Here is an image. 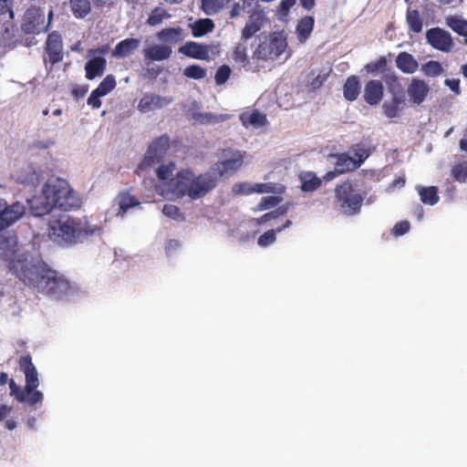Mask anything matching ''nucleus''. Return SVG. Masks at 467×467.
<instances>
[{
    "label": "nucleus",
    "instance_id": "nucleus-35",
    "mask_svg": "<svg viewBox=\"0 0 467 467\" xmlns=\"http://www.w3.org/2000/svg\"><path fill=\"white\" fill-rule=\"evenodd\" d=\"M230 118L228 114H213L211 112H205V113H194L193 119L202 125H208V124H216L220 122H223L227 120Z\"/></svg>",
    "mask_w": 467,
    "mask_h": 467
},
{
    "label": "nucleus",
    "instance_id": "nucleus-36",
    "mask_svg": "<svg viewBox=\"0 0 467 467\" xmlns=\"http://www.w3.org/2000/svg\"><path fill=\"white\" fill-rule=\"evenodd\" d=\"M231 0H201V9L207 16L218 14Z\"/></svg>",
    "mask_w": 467,
    "mask_h": 467
},
{
    "label": "nucleus",
    "instance_id": "nucleus-38",
    "mask_svg": "<svg viewBox=\"0 0 467 467\" xmlns=\"http://www.w3.org/2000/svg\"><path fill=\"white\" fill-rule=\"evenodd\" d=\"M446 25L460 36H467V20L450 16L446 18Z\"/></svg>",
    "mask_w": 467,
    "mask_h": 467
},
{
    "label": "nucleus",
    "instance_id": "nucleus-33",
    "mask_svg": "<svg viewBox=\"0 0 467 467\" xmlns=\"http://www.w3.org/2000/svg\"><path fill=\"white\" fill-rule=\"evenodd\" d=\"M301 190L303 192H314L321 186L322 181L314 172H302L299 176Z\"/></svg>",
    "mask_w": 467,
    "mask_h": 467
},
{
    "label": "nucleus",
    "instance_id": "nucleus-47",
    "mask_svg": "<svg viewBox=\"0 0 467 467\" xmlns=\"http://www.w3.org/2000/svg\"><path fill=\"white\" fill-rule=\"evenodd\" d=\"M207 71L199 65H191L184 68L183 75L192 79H202L206 77Z\"/></svg>",
    "mask_w": 467,
    "mask_h": 467
},
{
    "label": "nucleus",
    "instance_id": "nucleus-24",
    "mask_svg": "<svg viewBox=\"0 0 467 467\" xmlns=\"http://www.w3.org/2000/svg\"><path fill=\"white\" fill-rule=\"evenodd\" d=\"M367 157L359 156V160L356 161L347 153H341L337 156L335 167L338 170L340 174L353 171L357 170Z\"/></svg>",
    "mask_w": 467,
    "mask_h": 467
},
{
    "label": "nucleus",
    "instance_id": "nucleus-56",
    "mask_svg": "<svg viewBox=\"0 0 467 467\" xmlns=\"http://www.w3.org/2000/svg\"><path fill=\"white\" fill-rule=\"evenodd\" d=\"M14 0H0V16L8 15L9 19L14 18Z\"/></svg>",
    "mask_w": 467,
    "mask_h": 467
},
{
    "label": "nucleus",
    "instance_id": "nucleus-64",
    "mask_svg": "<svg viewBox=\"0 0 467 467\" xmlns=\"http://www.w3.org/2000/svg\"><path fill=\"white\" fill-rule=\"evenodd\" d=\"M11 412V408L5 404L0 405V421L4 420Z\"/></svg>",
    "mask_w": 467,
    "mask_h": 467
},
{
    "label": "nucleus",
    "instance_id": "nucleus-12",
    "mask_svg": "<svg viewBox=\"0 0 467 467\" xmlns=\"http://www.w3.org/2000/svg\"><path fill=\"white\" fill-rule=\"evenodd\" d=\"M25 211V206L18 202L8 205L5 200L0 199V231L18 221Z\"/></svg>",
    "mask_w": 467,
    "mask_h": 467
},
{
    "label": "nucleus",
    "instance_id": "nucleus-15",
    "mask_svg": "<svg viewBox=\"0 0 467 467\" xmlns=\"http://www.w3.org/2000/svg\"><path fill=\"white\" fill-rule=\"evenodd\" d=\"M171 102V97H162L153 93H146L139 101L138 109L142 113H147L162 109Z\"/></svg>",
    "mask_w": 467,
    "mask_h": 467
},
{
    "label": "nucleus",
    "instance_id": "nucleus-17",
    "mask_svg": "<svg viewBox=\"0 0 467 467\" xmlns=\"http://www.w3.org/2000/svg\"><path fill=\"white\" fill-rule=\"evenodd\" d=\"M19 368L25 374L26 385L32 389V387L39 386L38 374L35 365L32 362V358L29 354L24 355L19 358Z\"/></svg>",
    "mask_w": 467,
    "mask_h": 467
},
{
    "label": "nucleus",
    "instance_id": "nucleus-27",
    "mask_svg": "<svg viewBox=\"0 0 467 467\" xmlns=\"http://www.w3.org/2000/svg\"><path fill=\"white\" fill-rule=\"evenodd\" d=\"M73 16L77 19L86 18L92 11L91 0H68Z\"/></svg>",
    "mask_w": 467,
    "mask_h": 467
},
{
    "label": "nucleus",
    "instance_id": "nucleus-5",
    "mask_svg": "<svg viewBox=\"0 0 467 467\" xmlns=\"http://www.w3.org/2000/svg\"><path fill=\"white\" fill-rule=\"evenodd\" d=\"M365 195L358 192L349 182H345L335 188V202L343 213L352 216L360 212Z\"/></svg>",
    "mask_w": 467,
    "mask_h": 467
},
{
    "label": "nucleus",
    "instance_id": "nucleus-20",
    "mask_svg": "<svg viewBox=\"0 0 467 467\" xmlns=\"http://www.w3.org/2000/svg\"><path fill=\"white\" fill-rule=\"evenodd\" d=\"M179 52L194 59H209V47L193 41L186 42L179 48Z\"/></svg>",
    "mask_w": 467,
    "mask_h": 467
},
{
    "label": "nucleus",
    "instance_id": "nucleus-22",
    "mask_svg": "<svg viewBox=\"0 0 467 467\" xmlns=\"http://www.w3.org/2000/svg\"><path fill=\"white\" fill-rule=\"evenodd\" d=\"M41 177L42 172L40 169L34 167L32 164H27L22 167L16 174L17 182L27 185L38 184Z\"/></svg>",
    "mask_w": 467,
    "mask_h": 467
},
{
    "label": "nucleus",
    "instance_id": "nucleus-51",
    "mask_svg": "<svg viewBox=\"0 0 467 467\" xmlns=\"http://www.w3.org/2000/svg\"><path fill=\"white\" fill-rule=\"evenodd\" d=\"M388 64L387 58L383 56L379 57L376 61L368 63L365 66V69L370 73H376L378 71H382L386 73L385 67Z\"/></svg>",
    "mask_w": 467,
    "mask_h": 467
},
{
    "label": "nucleus",
    "instance_id": "nucleus-44",
    "mask_svg": "<svg viewBox=\"0 0 467 467\" xmlns=\"http://www.w3.org/2000/svg\"><path fill=\"white\" fill-rule=\"evenodd\" d=\"M245 42L240 41L234 47L233 51V59L236 62L244 66L247 61V47L244 45Z\"/></svg>",
    "mask_w": 467,
    "mask_h": 467
},
{
    "label": "nucleus",
    "instance_id": "nucleus-19",
    "mask_svg": "<svg viewBox=\"0 0 467 467\" xmlns=\"http://www.w3.org/2000/svg\"><path fill=\"white\" fill-rule=\"evenodd\" d=\"M430 91V87L423 79L412 78L408 86L410 101L416 105L421 104Z\"/></svg>",
    "mask_w": 467,
    "mask_h": 467
},
{
    "label": "nucleus",
    "instance_id": "nucleus-62",
    "mask_svg": "<svg viewBox=\"0 0 467 467\" xmlns=\"http://www.w3.org/2000/svg\"><path fill=\"white\" fill-rule=\"evenodd\" d=\"M325 80H326V76L318 75L310 82V87L313 89H317L323 85Z\"/></svg>",
    "mask_w": 467,
    "mask_h": 467
},
{
    "label": "nucleus",
    "instance_id": "nucleus-16",
    "mask_svg": "<svg viewBox=\"0 0 467 467\" xmlns=\"http://www.w3.org/2000/svg\"><path fill=\"white\" fill-rule=\"evenodd\" d=\"M45 49L52 65L63 59L62 40L58 33L52 32L47 36Z\"/></svg>",
    "mask_w": 467,
    "mask_h": 467
},
{
    "label": "nucleus",
    "instance_id": "nucleus-13",
    "mask_svg": "<svg viewBox=\"0 0 467 467\" xmlns=\"http://www.w3.org/2000/svg\"><path fill=\"white\" fill-rule=\"evenodd\" d=\"M10 394L14 396L19 402L26 403L29 406H34L37 403H41L43 400V393L37 390V387H32V389L28 387H24L22 389L17 386L13 379L9 381Z\"/></svg>",
    "mask_w": 467,
    "mask_h": 467
},
{
    "label": "nucleus",
    "instance_id": "nucleus-45",
    "mask_svg": "<svg viewBox=\"0 0 467 467\" xmlns=\"http://www.w3.org/2000/svg\"><path fill=\"white\" fill-rule=\"evenodd\" d=\"M287 211H288V206H286V205L280 206L277 209H275V211L266 213L264 215H262L261 217L255 219V223L257 225H261L272 219H276L279 216L285 215L287 213Z\"/></svg>",
    "mask_w": 467,
    "mask_h": 467
},
{
    "label": "nucleus",
    "instance_id": "nucleus-4",
    "mask_svg": "<svg viewBox=\"0 0 467 467\" xmlns=\"http://www.w3.org/2000/svg\"><path fill=\"white\" fill-rule=\"evenodd\" d=\"M217 176L211 171L194 175L192 171H180L171 180V192L178 197L188 196L192 200L204 197L217 186Z\"/></svg>",
    "mask_w": 467,
    "mask_h": 467
},
{
    "label": "nucleus",
    "instance_id": "nucleus-59",
    "mask_svg": "<svg viewBox=\"0 0 467 467\" xmlns=\"http://www.w3.org/2000/svg\"><path fill=\"white\" fill-rule=\"evenodd\" d=\"M252 184L247 182L235 183L233 186V192L235 194H251Z\"/></svg>",
    "mask_w": 467,
    "mask_h": 467
},
{
    "label": "nucleus",
    "instance_id": "nucleus-18",
    "mask_svg": "<svg viewBox=\"0 0 467 467\" xmlns=\"http://www.w3.org/2000/svg\"><path fill=\"white\" fill-rule=\"evenodd\" d=\"M384 96V87L380 80L372 79L366 83L364 88V100L371 105L379 104Z\"/></svg>",
    "mask_w": 467,
    "mask_h": 467
},
{
    "label": "nucleus",
    "instance_id": "nucleus-52",
    "mask_svg": "<svg viewBox=\"0 0 467 467\" xmlns=\"http://www.w3.org/2000/svg\"><path fill=\"white\" fill-rule=\"evenodd\" d=\"M276 240L275 231L274 229L268 230L261 234L257 240V244L261 247H266L273 244Z\"/></svg>",
    "mask_w": 467,
    "mask_h": 467
},
{
    "label": "nucleus",
    "instance_id": "nucleus-30",
    "mask_svg": "<svg viewBox=\"0 0 467 467\" xmlns=\"http://www.w3.org/2000/svg\"><path fill=\"white\" fill-rule=\"evenodd\" d=\"M360 93V81L355 75L348 77L343 86L344 98L348 101H354Z\"/></svg>",
    "mask_w": 467,
    "mask_h": 467
},
{
    "label": "nucleus",
    "instance_id": "nucleus-58",
    "mask_svg": "<svg viewBox=\"0 0 467 467\" xmlns=\"http://www.w3.org/2000/svg\"><path fill=\"white\" fill-rule=\"evenodd\" d=\"M101 97L103 96L100 95L98 91L95 89L92 90L87 100L88 105H89L92 109H99L101 107Z\"/></svg>",
    "mask_w": 467,
    "mask_h": 467
},
{
    "label": "nucleus",
    "instance_id": "nucleus-14",
    "mask_svg": "<svg viewBox=\"0 0 467 467\" xmlns=\"http://www.w3.org/2000/svg\"><path fill=\"white\" fill-rule=\"evenodd\" d=\"M249 13V17L241 33V40L246 42L253 37L264 26L265 14L263 9L256 8Z\"/></svg>",
    "mask_w": 467,
    "mask_h": 467
},
{
    "label": "nucleus",
    "instance_id": "nucleus-10",
    "mask_svg": "<svg viewBox=\"0 0 467 467\" xmlns=\"http://www.w3.org/2000/svg\"><path fill=\"white\" fill-rule=\"evenodd\" d=\"M170 148V138L168 135H161L153 140L144 156L141 162L139 164L138 169L144 170L158 163L164 157Z\"/></svg>",
    "mask_w": 467,
    "mask_h": 467
},
{
    "label": "nucleus",
    "instance_id": "nucleus-42",
    "mask_svg": "<svg viewBox=\"0 0 467 467\" xmlns=\"http://www.w3.org/2000/svg\"><path fill=\"white\" fill-rule=\"evenodd\" d=\"M119 211L123 213H126L130 208L135 207L140 204L137 199L128 192L120 193L118 196Z\"/></svg>",
    "mask_w": 467,
    "mask_h": 467
},
{
    "label": "nucleus",
    "instance_id": "nucleus-50",
    "mask_svg": "<svg viewBox=\"0 0 467 467\" xmlns=\"http://www.w3.org/2000/svg\"><path fill=\"white\" fill-rule=\"evenodd\" d=\"M162 213L173 220L183 221L184 215L181 213L180 209L173 204L167 203L162 208Z\"/></svg>",
    "mask_w": 467,
    "mask_h": 467
},
{
    "label": "nucleus",
    "instance_id": "nucleus-53",
    "mask_svg": "<svg viewBox=\"0 0 467 467\" xmlns=\"http://www.w3.org/2000/svg\"><path fill=\"white\" fill-rule=\"evenodd\" d=\"M231 75V68L227 65H223L218 67L215 73V82L218 85L224 84Z\"/></svg>",
    "mask_w": 467,
    "mask_h": 467
},
{
    "label": "nucleus",
    "instance_id": "nucleus-9",
    "mask_svg": "<svg viewBox=\"0 0 467 467\" xmlns=\"http://www.w3.org/2000/svg\"><path fill=\"white\" fill-rule=\"evenodd\" d=\"M286 47L285 39L278 36H272L269 40L261 42L253 53V57L257 60L275 59L279 57Z\"/></svg>",
    "mask_w": 467,
    "mask_h": 467
},
{
    "label": "nucleus",
    "instance_id": "nucleus-7",
    "mask_svg": "<svg viewBox=\"0 0 467 467\" xmlns=\"http://www.w3.org/2000/svg\"><path fill=\"white\" fill-rule=\"evenodd\" d=\"M21 32L26 36H31L47 32L48 24H46L45 12L42 8L36 5H30L23 15L21 24Z\"/></svg>",
    "mask_w": 467,
    "mask_h": 467
},
{
    "label": "nucleus",
    "instance_id": "nucleus-37",
    "mask_svg": "<svg viewBox=\"0 0 467 467\" xmlns=\"http://www.w3.org/2000/svg\"><path fill=\"white\" fill-rule=\"evenodd\" d=\"M405 102L404 97H397L391 99L390 102H385L382 106L383 113L389 119L398 117L400 111V105Z\"/></svg>",
    "mask_w": 467,
    "mask_h": 467
},
{
    "label": "nucleus",
    "instance_id": "nucleus-57",
    "mask_svg": "<svg viewBox=\"0 0 467 467\" xmlns=\"http://www.w3.org/2000/svg\"><path fill=\"white\" fill-rule=\"evenodd\" d=\"M410 224L408 221H401L397 223L392 228V234L395 236H401L410 231Z\"/></svg>",
    "mask_w": 467,
    "mask_h": 467
},
{
    "label": "nucleus",
    "instance_id": "nucleus-8",
    "mask_svg": "<svg viewBox=\"0 0 467 467\" xmlns=\"http://www.w3.org/2000/svg\"><path fill=\"white\" fill-rule=\"evenodd\" d=\"M110 51L109 44H104L97 48H91L88 51V60L85 64V77L92 80L101 77L107 67L106 56Z\"/></svg>",
    "mask_w": 467,
    "mask_h": 467
},
{
    "label": "nucleus",
    "instance_id": "nucleus-26",
    "mask_svg": "<svg viewBox=\"0 0 467 467\" xmlns=\"http://www.w3.org/2000/svg\"><path fill=\"white\" fill-rule=\"evenodd\" d=\"M396 67L405 74H412L417 71L419 63L410 53L402 51L396 57Z\"/></svg>",
    "mask_w": 467,
    "mask_h": 467
},
{
    "label": "nucleus",
    "instance_id": "nucleus-54",
    "mask_svg": "<svg viewBox=\"0 0 467 467\" xmlns=\"http://www.w3.org/2000/svg\"><path fill=\"white\" fill-rule=\"evenodd\" d=\"M174 168H175V165L172 162H170L167 165L159 166L156 171L158 178L161 181L168 180L172 175Z\"/></svg>",
    "mask_w": 467,
    "mask_h": 467
},
{
    "label": "nucleus",
    "instance_id": "nucleus-21",
    "mask_svg": "<svg viewBox=\"0 0 467 467\" xmlns=\"http://www.w3.org/2000/svg\"><path fill=\"white\" fill-rule=\"evenodd\" d=\"M30 258L25 254H16V242L12 238L0 239V257L8 262L7 267L10 270V265L19 257Z\"/></svg>",
    "mask_w": 467,
    "mask_h": 467
},
{
    "label": "nucleus",
    "instance_id": "nucleus-34",
    "mask_svg": "<svg viewBox=\"0 0 467 467\" xmlns=\"http://www.w3.org/2000/svg\"><path fill=\"white\" fill-rule=\"evenodd\" d=\"M191 28L194 37H201L212 32L214 28V24L210 18H201L191 25Z\"/></svg>",
    "mask_w": 467,
    "mask_h": 467
},
{
    "label": "nucleus",
    "instance_id": "nucleus-55",
    "mask_svg": "<svg viewBox=\"0 0 467 467\" xmlns=\"http://www.w3.org/2000/svg\"><path fill=\"white\" fill-rule=\"evenodd\" d=\"M274 193L275 185L274 183H254L252 185L251 193Z\"/></svg>",
    "mask_w": 467,
    "mask_h": 467
},
{
    "label": "nucleus",
    "instance_id": "nucleus-6",
    "mask_svg": "<svg viewBox=\"0 0 467 467\" xmlns=\"http://www.w3.org/2000/svg\"><path fill=\"white\" fill-rule=\"evenodd\" d=\"M219 161L210 168L213 174L219 178L236 172L243 165L245 152L232 148L222 149L217 153Z\"/></svg>",
    "mask_w": 467,
    "mask_h": 467
},
{
    "label": "nucleus",
    "instance_id": "nucleus-11",
    "mask_svg": "<svg viewBox=\"0 0 467 467\" xmlns=\"http://www.w3.org/2000/svg\"><path fill=\"white\" fill-rule=\"evenodd\" d=\"M426 39L434 49L445 53L451 52L454 46L451 35L441 27L428 29Z\"/></svg>",
    "mask_w": 467,
    "mask_h": 467
},
{
    "label": "nucleus",
    "instance_id": "nucleus-48",
    "mask_svg": "<svg viewBox=\"0 0 467 467\" xmlns=\"http://www.w3.org/2000/svg\"><path fill=\"white\" fill-rule=\"evenodd\" d=\"M281 201L282 198L278 196H265L261 199L260 202L253 210L254 212L265 211L275 207Z\"/></svg>",
    "mask_w": 467,
    "mask_h": 467
},
{
    "label": "nucleus",
    "instance_id": "nucleus-41",
    "mask_svg": "<svg viewBox=\"0 0 467 467\" xmlns=\"http://www.w3.org/2000/svg\"><path fill=\"white\" fill-rule=\"evenodd\" d=\"M158 38L164 42H178L181 40L182 29L181 28H164L158 33Z\"/></svg>",
    "mask_w": 467,
    "mask_h": 467
},
{
    "label": "nucleus",
    "instance_id": "nucleus-28",
    "mask_svg": "<svg viewBox=\"0 0 467 467\" xmlns=\"http://www.w3.org/2000/svg\"><path fill=\"white\" fill-rule=\"evenodd\" d=\"M315 25V19L311 16L302 17L296 28L297 39L300 43H305L310 36Z\"/></svg>",
    "mask_w": 467,
    "mask_h": 467
},
{
    "label": "nucleus",
    "instance_id": "nucleus-32",
    "mask_svg": "<svg viewBox=\"0 0 467 467\" xmlns=\"http://www.w3.org/2000/svg\"><path fill=\"white\" fill-rule=\"evenodd\" d=\"M416 190L420 195V201L424 204L432 206L436 204L440 200L438 195V188L436 186L424 187L418 185L416 186Z\"/></svg>",
    "mask_w": 467,
    "mask_h": 467
},
{
    "label": "nucleus",
    "instance_id": "nucleus-25",
    "mask_svg": "<svg viewBox=\"0 0 467 467\" xmlns=\"http://www.w3.org/2000/svg\"><path fill=\"white\" fill-rule=\"evenodd\" d=\"M240 120L245 128L248 127H264L267 124L266 115L261 113L258 109L244 111L240 115Z\"/></svg>",
    "mask_w": 467,
    "mask_h": 467
},
{
    "label": "nucleus",
    "instance_id": "nucleus-1",
    "mask_svg": "<svg viewBox=\"0 0 467 467\" xmlns=\"http://www.w3.org/2000/svg\"><path fill=\"white\" fill-rule=\"evenodd\" d=\"M10 272L26 285L51 299L62 300L74 291L63 274L39 258L21 256L11 263Z\"/></svg>",
    "mask_w": 467,
    "mask_h": 467
},
{
    "label": "nucleus",
    "instance_id": "nucleus-49",
    "mask_svg": "<svg viewBox=\"0 0 467 467\" xmlns=\"http://www.w3.org/2000/svg\"><path fill=\"white\" fill-rule=\"evenodd\" d=\"M454 181L465 182L467 180V161L454 165L451 170Z\"/></svg>",
    "mask_w": 467,
    "mask_h": 467
},
{
    "label": "nucleus",
    "instance_id": "nucleus-61",
    "mask_svg": "<svg viewBox=\"0 0 467 467\" xmlns=\"http://www.w3.org/2000/svg\"><path fill=\"white\" fill-rule=\"evenodd\" d=\"M296 0H281L279 10L281 13L287 14L290 8L296 4Z\"/></svg>",
    "mask_w": 467,
    "mask_h": 467
},
{
    "label": "nucleus",
    "instance_id": "nucleus-63",
    "mask_svg": "<svg viewBox=\"0 0 467 467\" xmlns=\"http://www.w3.org/2000/svg\"><path fill=\"white\" fill-rule=\"evenodd\" d=\"M341 175L340 172L338 171V170L335 167V169L333 171H327L324 176H323V180L326 181V182H329V181H332L333 179H335L336 177Z\"/></svg>",
    "mask_w": 467,
    "mask_h": 467
},
{
    "label": "nucleus",
    "instance_id": "nucleus-43",
    "mask_svg": "<svg viewBox=\"0 0 467 467\" xmlns=\"http://www.w3.org/2000/svg\"><path fill=\"white\" fill-rule=\"evenodd\" d=\"M421 70L426 76L432 78L438 77L443 72L441 64L435 60H431L423 64Z\"/></svg>",
    "mask_w": 467,
    "mask_h": 467
},
{
    "label": "nucleus",
    "instance_id": "nucleus-39",
    "mask_svg": "<svg viewBox=\"0 0 467 467\" xmlns=\"http://www.w3.org/2000/svg\"><path fill=\"white\" fill-rule=\"evenodd\" d=\"M171 15L162 7H155L149 15L146 24L150 26H156L162 23L166 18H169Z\"/></svg>",
    "mask_w": 467,
    "mask_h": 467
},
{
    "label": "nucleus",
    "instance_id": "nucleus-60",
    "mask_svg": "<svg viewBox=\"0 0 467 467\" xmlns=\"http://www.w3.org/2000/svg\"><path fill=\"white\" fill-rule=\"evenodd\" d=\"M445 85L449 87V88L453 91L455 94L459 95L461 93L460 88V80L456 78L446 79Z\"/></svg>",
    "mask_w": 467,
    "mask_h": 467
},
{
    "label": "nucleus",
    "instance_id": "nucleus-3",
    "mask_svg": "<svg viewBox=\"0 0 467 467\" xmlns=\"http://www.w3.org/2000/svg\"><path fill=\"white\" fill-rule=\"evenodd\" d=\"M81 205L82 198L67 180L51 177L44 183L40 196L31 202L30 211L34 216H43L54 209L71 212Z\"/></svg>",
    "mask_w": 467,
    "mask_h": 467
},
{
    "label": "nucleus",
    "instance_id": "nucleus-46",
    "mask_svg": "<svg viewBox=\"0 0 467 467\" xmlns=\"http://www.w3.org/2000/svg\"><path fill=\"white\" fill-rule=\"evenodd\" d=\"M116 87V79L113 75H107L104 79L99 83L96 91H98L100 95L105 96L113 90Z\"/></svg>",
    "mask_w": 467,
    "mask_h": 467
},
{
    "label": "nucleus",
    "instance_id": "nucleus-29",
    "mask_svg": "<svg viewBox=\"0 0 467 467\" xmlns=\"http://www.w3.org/2000/svg\"><path fill=\"white\" fill-rule=\"evenodd\" d=\"M171 52V48L168 46L154 45L144 50V56L150 61H162L168 59Z\"/></svg>",
    "mask_w": 467,
    "mask_h": 467
},
{
    "label": "nucleus",
    "instance_id": "nucleus-2",
    "mask_svg": "<svg viewBox=\"0 0 467 467\" xmlns=\"http://www.w3.org/2000/svg\"><path fill=\"white\" fill-rule=\"evenodd\" d=\"M100 231L87 216L76 217L67 213L51 214L47 220V235L49 241L62 248L84 243Z\"/></svg>",
    "mask_w": 467,
    "mask_h": 467
},
{
    "label": "nucleus",
    "instance_id": "nucleus-40",
    "mask_svg": "<svg viewBox=\"0 0 467 467\" xmlns=\"http://www.w3.org/2000/svg\"><path fill=\"white\" fill-rule=\"evenodd\" d=\"M406 20L410 29L414 33H420L422 30V19L418 10H408Z\"/></svg>",
    "mask_w": 467,
    "mask_h": 467
},
{
    "label": "nucleus",
    "instance_id": "nucleus-31",
    "mask_svg": "<svg viewBox=\"0 0 467 467\" xmlns=\"http://www.w3.org/2000/svg\"><path fill=\"white\" fill-rule=\"evenodd\" d=\"M389 92L393 98L404 97L402 93V87L399 80L398 76L394 71H388L382 77Z\"/></svg>",
    "mask_w": 467,
    "mask_h": 467
},
{
    "label": "nucleus",
    "instance_id": "nucleus-23",
    "mask_svg": "<svg viewBox=\"0 0 467 467\" xmlns=\"http://www.w3.org/2000/svg\"><path fill=\"white\" fill-rule=\"evenodd\" d=\"M140 40L137 38H126L119 41L112 50V57L124 58L130 57L140 47Z\"/></svg>",
    "mask_w": 467,
    "mask_h": 467
}]
</instances>
